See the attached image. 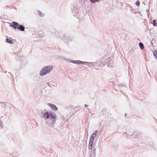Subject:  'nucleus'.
Returning <instances> with one entry per match:
<instances>
[{"label": "nucleus", "mask_w": 157, "mask_h": 157, "mask_svg": "<svg viewBox=\"0 0 157 157\" xmlns=\"http://www.w3.org/2000/svg\"><path fill=\"white\" fill-rule=\"evenodd\" d=\"M43 116L46 120V122L47 124L53 128H55L54 125L56 118V114L54 112H47L43 114Z\"/></svg>", "instance_id": "1"}, {"label": "nucleus", "mask_w": 157, "mask_h": 157, "mask_svg": "<svg viewBox=\"0 0 157 157\" xmlns=\"http://www.w3.org/2000/svg\"><path fill=\"white\" fill-rule=\"evenodd\" d=\"M53 67L51 65H48L44 67L40 71V75L44 76L49 73L53 69Z\"/></svg>", "instance_id": "2"}, {"label": "nucleus", "mask_w": 157, "mask_h": 157, "mask_svg": "<svg viewBox=\"0 0 157 157\" xmlns=\"http://www.w3.org/2000/svg\"><path fill=\"white\" fill-rule=\"evenodd\" d=\"M89 149L90 157H94L96 155V148L94 147Z\"/></svg>", "instance_id": "3"}, {"label": "nucleus", "mask_w": 157, "mask_h": 157, "mask_svg": "<svg viewBox=\"0 0 157 157\" xmlns=\"http://www.w3.org/2000/svg\"><path fill=\"white\" fill-rule=\"evenodd\" d=\"M74 39L73 37L66 36H64L63 37V40L65 42L67 43H68L69 42L73 41Z\"/></svg>", "instance_id": "4"}, {"label": "nucleus", "mask_w": 157, "mask_h": 157, "mask_svg": "<svg viewBox=\"0 0 157 157\" xmlns=\"http://www.w3.org/2000/svg\"><path fill=\"white\" fill-rule=\"evenodd\" d=\"M107 64L108 67H113V61L112 60L111 58H109L107 59Z\"/></svg>", "instance_id": "5"}, {"label": "nucleus", "mask_w": 157, "mask_h": 157, "mask_svg": "<svg viewBox=\"0 0 157 157\" xmlns=\"http://www.w3.org/2000/svg\"><path fill=\"white\" fill-rule=\"evenodd\" d=\"M47 105L49 106L52 109V110L54 111H56L58 109L57 106L55 105L48 103L47 104Z\"/></svg>", "instance_id": "6"}, {"label": "nucleus", "mask_w": 157, "mask_h": 157, "mask_svg": "<svg viewBox=\"0 0 157 157\" xmlns=\"http://www.w3.org/2000/svg\"><path fill=\"white\" fill-rule=\"evenodd\" d=\"M19 25V23L15 21H13L12 24L10 25V26L13 27L14 29H17Z\"/></svg>", "instance_id": "7"}, {"label": "nucleus", "mask_w": 157, "mask_h": 157, "mask_svg": "<svg viewBox=\"0 0 157 157\" xmlns=\"http://www.w3.org/2000/svg\"><path fill=\"white\" fill-rule=\"evenodd\" d=\"M98 133V131L97 130L95 131L92 134L91 137L90 139H91L92 140H94V138L97 136Z\"/></svg>", "instance_id": "8"}, {"label": "nucleus", "mask_w": 157, "mask_h": 157, "mask_svg": "<svg viewBox=\"0 0 157 157\" xmlns=\"http://www.w3.org/2000/svg\"><path fill=\"white\" fill-rule=\"evenodd\" d=\"M94 140H92L91 139H90L89 142V143L88 148L89 149H91L93 148V142Z\"/></svg>", "instance_id": "9"}, {"label": "nucleus", "mask_w": 157, "mask_h": 157, "mask_svg": "<svg viewBox=\"0 0 157 157\" xmlns=\"http://www.w3.org/2000/svg\"><path fill=\"white\" fill-rule=\"evenodd\" d=\"M17 29L21 31H25V27L22 25H19Z\"/></svg>", "instance_id": "10"}, {"label": "nucleus", "mask_w": 157, "mask_h": 157, "mask_svg": "<svg viewBox=\"0 0 157 157\" xmlns=\"http://www.w3.org/2000/svg\"><path fill=\"white\" fill-rule=\"evenodd\" d=\"M6 42L7 43H9L11 44H13V40L10 39H8V38L6 39Z\"/></svg>", "instance_id": "11"}, {"label": "nucleus", "mask_w": 157, "mask_h": 157, "mask_svg": "<svg viewBox=\"0 0 157 157\" xmlns=\"http://www.w3.org/2000/svg\"><path fill=\"white\" fill-rule=\"evenodd\" d=\"M139 46H140V48L141 50H143L144 48V44L142 42H140L139 43Z\"/></svg>", "instance_id": "12"}, {"label": "nucleus", "mask_w": 157, "mask_h": 157, "mask_svg": "<svg viewBox=\"0 0 157 157\" xmlns=\"http://www.w3.org/2000/svg\"><path fill=\"white\" fill-rule=\"evenodd\" d=\"M152 53L155 58L157 56V52L156 50H153Z\"/></svg>", "instance_id": "13"}, {"label": "nucleus", "mask_w": 157, "mask_h": 157, "mask_svg": "<svg viewBox=\"0 0 157 157\" xmlns=\"http://www.w3.org/2000/svg\"><path fill=\"white\" fill-rule=\"evenodd\" d=\"M153 25L154 26H157V21L155 19L153 20Z\"/></svg>", "instance_id": "14"}, {"label": "nucleus", "mask_w": 157, "mask_h": 157, "mask_svg": "<svg viewBox=\"0 0 157 157\" xmlns=\"http://www.w3.org/2000/svg\"><path fill=\"white\" fill-rule=\"evenodd\" d=\"M133 134L135 136H137L140 134V132L138 131H135L134 132Z\"/></svg>", "instance_id": "15"}, {"label": "nucleus", "mask_w": 157, "mask_h": 157, "mask_svg": "<svg viewBox=\"0 0 157 157\" xmlns=\"http://www.w3.org/2000/svg\"><path fill=\"white\" fill-rule=\"evenodd\" d=\"M69 61L71 62L74 64H77V60H69Z\"/></svg>", "instance_id": "16"}, {"label": "nucleus", "mask_w": 157, "mask_h": 157, "mask_svg": "<svg viewBox=\"0 0 157 157\" xmlns=\"http://www.w3.org/2000/svg\"><path fill=\"white\" fill-rule=\"evenodd\" d=\"M100 0H90V2L93 3H96V2H99Z\"/></svg>", "instance_id": "17"}, {"label": "nucleus", "mask_w": 157, "mask_h": 157, "mask_svg": "<svg viewBox=\"0 0 157 157\" xmlns=\"http://www.w3.org/2000/svg\"><path fill=\"white\" fill-rule=\"evenodd\" d=\"M38 12L39 15L41 17H42L44 15V14H43L40 11H38Z\"/></svg>", "instance_id": "18"}, {"label": "nucleus", "mask_w": 157, "mask_h": 157, "mask_svg": "<svg viewBox=\"0 0 157 157\" xmlns=\"http://www.w3.org/2000/svg\"><path fill=\"white\" fill-rule=\"evenodd\" d=\"M0 126L2 128H3V123L0 121Z\"/></svg>", "instance_id": "19"}, {"label": "nucleus", "mask_w": 157, "mask_h": 157, "mask_svg": "<svg viewBox=\"0 0 157 157\" xmlns=\"http://www.w3.org/2000/svg\"><path fill=\"white\" fill-rule=\"evenodd\" d=\"M135 4L137 6H139L140 5V2L139 1H137L136 2Z\"/></svg>", "instance_id": "20"}, {"label": "nucleus", "mask_w": 157, "mask_h": 157, "mask_svg": "<svg viewBox=\"0 0 157 157\" xmlns=\"http://www.w3.org/2000/svg\"><path fill=\"white\" fill-rule=\"evenodd\" d=\"M119 86H120V87H123V86H124V87H125V85H124V84H120L119 85Z\"/></svg>", "instance_id": "21"}, {"label": "nucleus", "mask_w": 157, "mask_h": 157, "mask_svg": "<svg viewBox=\"0 0 157 157\" xmlns=\"http://www.w3.org/2000/svg\"><path fill=\"white\" fill-rule=\"evenodd\" d=\"M2 103H3V105H4V106H3V107H5V106H6V105L7 104V102H2Z\"/></svg>", "instance_id": "22"}, {"label": "nucleus", "mask_w": 157, "mask_h": 157, "mask_svg": "<svg viewBox=\"0 0 157 157\" xmlns=\"http://www.w3.org/2000/svg\"><path fill=\"white\" fill-rule=\"evenodd\" d=\"M62 58L64 60H68V61H69V60H70L69 59H67L66 58H65L64 57H63Z\"/></svg>", "instance_id": "23"}, {"label": "nucleus", "mask_w": 157, "mask_h": 157, "mask_svg": "<svg viewBox=\"0 0 157 157\" xmlns=\"http://www.w3.org/2000/svg\"><path fill=\"white\" fill-rule=\"evenodd\" d=\"M113 147L114 149H116L118 147V146L117 145H114Z\"/></svg>", "instance_id": "24"}, {"label": "nucleus", "mask_w": 157, "mask_h": 157, "mask_svg": "<svg viewBox=\"0 0 157 157\" xmlns=\"http://www.w3.org/2000/svg\"><path fill=\"white\" fill-rule=\"evenodd\" d=\"M77 61H78V62H77V64H80V61L79 60H78Z\"/></svg>", "instance_id": "25"}, {"label": "nucleus", "mask_w": 157, "mask_h": 157, "mask_svg": "<svg viewBox=\"0 0 157 157\" xmlns=\"http://www.w3.org/2000/svg\"><path fill=\"white\" fill-rule=\"evenodd\" d=\"M84 62H83V61H80V64H82Z\"/></svg>", "instance_id": "26"}, {"label": "nucleus", "mask_w": 157, "mask_h": 157, "mask_svg": "<svg viewBox=\"0 0 157 157\" xmlns=\"http://www.w3.org/2000/svg\"><path fill=\"white\" fill-rule=\"evenodd\" d=\"M84 62H83V61H80V64H82Z\"/></svg>", "instance_id": "27"}, {"label": "nucleus", "mask_w": 157, "mask_h": 157, "mask_svg": "<svg viewBox=\"0 0 157 157\" xmlns=\"http://www.w3.org/2000/svg\"><path fill=\"white\" fill-rule=\"evenodd\" d=\"M88 106V105H86V104H85V107H87Z\"/></svg>", "instance_id": "28"}, {"label": "nucleus", "mask_w": 157, "mask_h": 157, "mask_svg": "<svg viewBox=\"0 0 157 157\" xmlns=\"http://www.w3.org/2000/svg\"><path fill=\"white\" fill-rule=\"evenodd\" d=\"M151 45H153V43H152V42H151Z\"/></svg>", "instance_id": "29"}, {"label": "nucleus", "mask_w": 157, "mask_h": 157, "mask_svg": "<svg viewBox=\"0 0 157 157\" xmlns=\"http://www.w3.org/2000/svg\"><path fill=\"white\" fill-rule=\"evenodd\" d=\"M125 134H127V133L126 132H125L124 133V135H125Z\"/></svg>", "instance_id": "30"}, {"label": "nucleus", "mask_w": 157, "mask_h": 157, "mask_svg": "<svg viewBox=\"0 0 157 157\" xmlns=\"http://www.w3.org/2000/svg\"><path fill=\"white\" fill-rule=\"evenodd\" d=\"M110 83H111L112 84H113V82H110Z\"/></svg>", "instance_id": "31"}, {"label": "nucleus", "mask_w": 157, "mask_h": 157, "mask_svg": "<svg viewBox=\"0 0 157 157\" xmlns=\"http://www.w3.org/2000/svg\"><path fill=\"white\" fill-rule=\"evenodd\" d=\"M155 58H156V59L157 60V56L155 57Z\"/></svg>", "instance_id": "32"}, {"label": "nucleus", "mask_w": 157, "mask_h": 157, "mask_svg": "<svg viewBox=\"0 0 157 157\" xmlns=\"http://www.w3.org/2000/svg\"><path fill=\"white\" fill-rule=\"evenodd\" d=\"M125 116L126 117V116L127 115V114H125Z\"/></svg>", "instance_id": "33"}, {"label": "nucleus", "mask_w": 157, "mask_h": 157, "mask_svg": "<svg viewBox=\"0 0 157 157\" xmlns=\"http://www.w3.org/2000/svg\"><path fill=\"white\" fill-rule=\"evenodd\" d=\"M138 13H139V14H140V12H138Z\"/></svg>", "instance_id": "34"}, {"label": "nucleus", "mask_w": 157, "mask_h": 157, "mask_svg": "<svg viewBox=\"0 0 157 157\" xmlns=\"http://www.w3.org/2000/svg\"><path fill=\"white\" fill-rule=\"evenodd\" d=\"M136 13V12H134V13Z\"/></svg>", "instance_id": "35"}, {"label": "nucleus", "mask_w": 157, "mask_h": 157, "mask_svg": "<svg viewBox=\"0 0 157 157\" xmlns=\"http://www.w3.org/2000/svg\"><path fill=\"white\" fill-rule=\"evenodd\" d=\"M136 13V12H134V13Z\"/></svg>", "instance_id": "36"}]
</instances>
